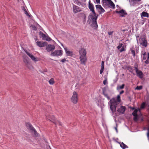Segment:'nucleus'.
I'll use <instances>...</instances> for the list:
<instances>
[{
	"mask_svg": "<svg viewBox=\"0 0 149 149\" xmlns=\"http://www.w3.org/2000/svg\"><path fill=\"white\" fill-rule=\"evenodd\" d=\"M55 46L54 45H49L46 47V50L48 52H52L54 49Z\"/></svg>",
	"mask_w": 149,
	"mask_h": 149,
	"instance_id": "nucleus-13",
	"label": "nucleus"
},
{
	"mask_svg": "<svg viewBox=\"0 0 149 149\" xmlns=\"http://www.w3.org/2000/svg\"><path fill=\"white\" fill-rule=\"evenodd\" d=\"M137 42H138V40H137Z\"/></svg>",
	"mask_w": 149,
	"mask_h": 149,
	"instance_id": "nucleus-63",
	"label": "nucleus"
},
{
	"mask_svg": "<svg viewBox=\"0 0 149 149\" xmlns=\"http://www.w3.org/2000/svg\"><path fill=\"white\" fill-rule=\"evenodd\" d=\"M116 12L117 14H121L120 16L122 17H124L125 15L127 14L126 11L123 9H121L120 11L116 10Z\"/></svg>",
	"mask_w": 149,
	"mask_h": 149,
	"instance_id": "nucleus-14",
	"label": "nucleus"
},
{
	"mask_svg": "<svg viewBox=\"0 0 149 149\" xmlns=\"http://www.w3.org/2000/svg\"><path fill=\"white\" fill-rule=\"evenodd\" d=\"M74 2L78 5H80L81 4V2L79 1L78 0H75Z\"/></svg>",
	"mask_w": 149,
	"mask_h": 149,
	"instance_id": "nucleus-33",
	"label": "nucleus"
},
{
	"mask_svg": "<svg viewBox=\"0 0 149 149\" xmlns=\"http://www.w3.org/2000/svg\"><path fill=\"white\" fill-rule=\"evenodd\" d=\"M117 81V79H115L113 80V82L114 83H115Z\"/></svg>",
	"mask_w": 149,
	"mask_h": 149,
	"instance_id": "nucleus-53",
	"label": "nucleus"
},
{
	"mask_svg": "<svg viewBox=\"0 0 149 149\" xmlns=\"http://www.w3.org/2000/svg\"><path fill=\"white\" fill-rule=\"evenodd\" d=\"M62 52L61 50H56L51 53V55L54 56H58L62 55Z\"/></svg>",
	"mask_w": 149,
	"mask_h": 149,
	"instance_id": "nucleus-9",
	"label": "nucleus"
},
{
	"mask_svg": "<svg viewBox=\"0 0 149 149\" xmlns=\"http://www.w3.org/2000/svg\"><path fill=\"white\" fill-rule=\"evenodd\" d=\"M73 12L74 13H76L78 12L82 11V8L73 4Z\"/></svg>",
	"mask_w": 149,
	"mask_h": 149,
	"instance_id": "nucleus-10",
	"label": "nucleus"
},
{
	"mask_svg": "<svg viewBox=\"0 0 149 149\" xmlns=\"http://www.w3.org/2000/svg\"><path fill=\"white\" fill-rule=\"evenodd\" d=\"M89 0L88 2V8L90 11L92 12L93 15L90 14L89 16V18L91 19L92 21L93 24L95 25V28H97L98 25L97 22V19L98 17V15H97L94 10V7L93 3H91Z\"/></svg>",
	"mask_w": 149,
	"mask_h": 149,
	"instance_id": "nucleus-1",
	"label": "nucleus"
},
{
	"mask_svg": "<svg viewBox=\"0 0 149 149\" xmlns=\"http://www.w3.org/2000/svg\"><path fill=\"white\" fill-rule=\"evenodd\" d=\"M124 92V91L123 90L121 91L120 93V95L123 94Z\"/></svg>",
	"mask_w": 149,
	"mask_h": 149,
	"instance_id": "nucleus-47",
	"label": "nucleus"
},
{
	"mask_svg": "<svg viewBox=\"0 0 149 149\" xmlns=\"http://www.w3.org/2000/svg\"><path fill=\"white\" fill-rule=\"evenodd\" d=\"M66 59L65 58H64L61 60V61L63 63H64Z\"/></svg>",
	"mask_w": 149,
	"mask_h": 149,
	"instance_id": "nucleus-43",
	"label": "nucleus"
},
{
	"mask_svg": "<svg viewBox=\"0 0 149 149\" xmlns=\"http://www.w3.org/2000/svg\"><path fill=\"white\" fill-rule=\"evenodd\" d=\"M79 53L80 56L79 59L81 62V64L85 65L86 62L87 60L86 56V50L83 48H81L79 51Z\"/></svg>",
	"mask_w": 149,
	"mask_h": 149,
	"instance_id": "nucleus-2",
	"label": "nucleus"
},
{
	"mask_svg": "<svg viewBox=\"0 0 149 149\" xmlns=\"http://www.w3.org/2000/svg\"><path fill=\"white\" fill-rule=\"evenodd\" d=\"M47 71V69H45L44 70V72H46Z\"/></svg>",
	"mask_w": 149,
	"mask_h": 149,
	"instance_id": "nucleus-55",
	"label": "nucleus"
},
{
	"mask_svg": "<svg viewBox=\"0 0 149 149\" xmlns=\"http://www.w3.org/2000/svg\"><path fill=\"white\" fill-rule=\"evenodd\" d=\"M122 75H123V76H124V74H122Z\"/></svg>",
	"mask_w": 149,
	"mask_h": 149,
	"instance_id": "nucleus-62",
	"label": "nucleus"
},
{
	"mask_svg": "<svg viewBox=\"0 0 149 149\" xmlns=\"http://www.w3.org/2000/svg\"><path fill=\"white\" fill-rule=\"evenodd\" d=\"M139 43L142 46L146 47L147 46V42L146 39L143 37L140 38L139 40Z\"/></svg>",
	"mask_w": 149,
	"mask_h": 149,
	"instance_id": "nucleus-8",
	"label": "nucleus"
},
{
	"mask_svg": "<svg viewBox=\"0 0 149 149\" xmlns=\"http://www.w3.org/2000/svg\"><path fill=\"white\" fill-rule=\"evenodd\" d=\"M101 11V12L100 13V14H101L102 13H104L105 12V10L103 9V8L102 7L100 9Z\"/></svg>",
	"mask_w": 149,
	"mask_h": 149,
	"instance_id": "nucleus-37",
	"label": "nucleus"
},
{
	"mask_svg": "<svg viewBox=\"0 0 149 149\" xmlns=\"http://www.w3.org/2000/svg\"><path fill=\"white\" fill-rule=\"evenodd\" d=\"M49 82L51 85H53L54 83V79L53 78L51 79L49 81Z\"/></svg>",
	"mask_w": 149,
	"mask_h": 149,
	"instance_id": "nucleus-25",
	"label": "nucleus"
},
{
	"mask_svg": "<svg viewBox=\"0 0 149 149\" xmlns=\"http://www.w3.org/2000/svg\"><path fill=\"white\" fill-rule=\"evenodd\" d=\"M103 94L108 100H109L110 99V97L107 94L105 93L104 91H103Z\"/></svg>",
	"mask_w": 149,
	"mask_h": 149,
	"instance_id": "nucleus-29",
	"label": "nucleus"
},
{
	"mask_svg": "<svg viewBox=\"0 0 149 149\" xmlns=\"http://www.w3.org/2000/svg\"><path fill=\"white\" fill-rule=\"evenodd\" d=\"M114 128H115V130H116V132H117H117H118V129H117V127H114Z\"/></svg>",
	"mask_w": 149,
	"mask_h": 149,
	"instance_id": "nucleus-54",
	"label": "nucleus"
},
{
	"mask_svg": "<svg viewBox=\"0 0 149 149\" xmlns=\"http://www.w3.org/2000/svg\"><path fill=\"white\" fill-rule=\"evenodd\" d=\"M66 53L67 56H72L73 55L72 52L70 51L69 50H68Z\"/></svg>",
	"mask_w": 149,
	"mask_h": 149,
	"instance_id": "nucleus-23",
	"label": "nucleus"
},
{
	"mask_svg": "<svg viewBox=\"0 0 149 149\" xmlns=\"http://www.w3.org/2000/svg\"><path fill=\"white\" fill-rule=\"evenodd\" d=\"M137 113V110L136 109L132 112V114L134 116L138 115Z\"/></svg>",
	"mask_w": 149,
	"mask_h": 149,
	"instance_id": "nucleus-30",
	"label": "nucleus"
},
{
	"mask_svg": "<svg viewBox=\"0 0 149 149\" xmlns=\"http://www.w3.org/2000/svg\"><path fill=\"white\" fill-rule=\"evenodd\" d=\"M143 86H137L135 88L136 90H140L142 89Z\"/></svg>",
	"mask_w": 149,
	"mask_h": 149,
	"instance_id": "nucleus-31",
	"label": "nucleus"
},
{
	"mask_svg": "<svg viewBox=\"0 0 149 149\" xmlns=\"http://www.w3.org/2000/svg\"><path fill=\"white\" fill-rule=\"evenodd\" d=\"M116 6L117 7H119V6L118 5H116Z\"/></svg>",
	"mask_w": 149,
	"mask_h": 149,
	"instance_id": "nucleus-60",
	"label": "nucleus"
},
{
	"mask_svg": "<svg viewBox=\"0 0 149 149\" xmlns=\"http://www.w3.org/2000/svg\"><path fill=\"white\" fill-rule=\"evenodd\" d=\"M134 117L133 118V120L134 121H138V116L137 115L136 116H134Z\"/></svg>",
	"mask_w": 149,
	"mask_h": 149,
	"instance_id": "nucleus-34",
	"label": "nucleus"
},
{
	"mask_svg": "<svg viewBox=\"0 0 149 149\" xmlns=\"http://www.w3.org/2000/svg\"><path fill=\"white\" fill-rule=\"evenodd\" d=\"M136 52L137 53L138 52V50H137L136 49Z\"/></svg>",
	"mask_w": 149,
	"mask_h": 149,
	"instance_id": "nucleus-58",
	"label": "nucleus"
},
{
	"mask_svg": "<svg viewBox=\"0 0 149 149\" xmlns=\"http://www.w3.org/2000/svg\"><path fill=\"white\" fill-rule=\"evenodd\" d=\"M107 82V80H104L103 81V84L104 85H105L106 83Z\"/></svg>",
	"mask_w": 149,
	"mask_h": 149,
	"instance_id": "nucleus-44",
	"label": "nucleus"
},
{
	"mask_svg": "<svg viewBox=\"0 0 149 149\" xmlns=\"http://www.w3.org/2000/svg\"><path fill=\"white\" fill-rule=\"evenodd\" d=\"M115 1H116V0H115Z\"/></svg>",
	"mask_w": 149,
	"mask_h": 149,
	"instance_id": "nucleus-64",
	"label": "nucleus"
},
{
	"mask_svg": "<svg viewBox=\"0 0 149 149\" xmlns=\"http://www.w3.org/2000/svg\"><path fill=\"white\" fill-rule=\"evenodd\" d=\"M146 105V103L145 102H143L141 105V108L142 109L145 108Z\"/></svg>",
	"mask_w": 149,
	"mask_h": 149,
	"instance_id": "nucleus-32",
	"label": "nucleus"
},
{
	"mask_svg": "<svg viewBox=\"0 0 149 149\" xmlns=\"http://www.w3.org/2000/svg\"><path fill=\"white\" fill-rule=\"evenodd\" d=\"M125 51V49L124 48V47L123 46L122 47L121 49L120 50V52H121L123 51Z\"/></svg>",
	"mask_w": 149,
	"mask_h": 149,
	"instance_id": "nucleus-41",
	"label": "nucleus"
},
{
	"mask_svg": "<svg viewBox=\"0 0 149 149\" xmlns=\"http://www.w3.org/2000/svg\"><path fill=\"white\" fill-rule=\"evenodd\" d=\"M26 54L31 58V59L35 62H37L38 61V58L37 57L34 56L31 53H29L27 51H25Z\"/></svg>",
	"mask_w": 149,
	"mask_h": 149,
	"instance_id": "nucleus-11",
	"label": "nucleus"
},
{
	"mask_svg": "<svg viewBox=\"0 0 149 149\" xmlns=\"http://www.w3.org/2000/svg\"><path fill=\"white\" fill-rule=\"evenodd\" d=\"M135 48L133 47L131 48L130 49L131 54H132L133 57H134L135 56Z\"/></svg>",
	"mask_w": 149,
	"mask_h": 149,
	"instance_id": "nucleus-18",
	"label": "nucleus"
},
{
	"mask_svg": "<svg viewBox=\"0 0 149 149\" xmlns=\"http://www.w3.org/2000/svg\"><path fill=\"white\" fill-rule=\"evenodd\" d=\"M136 1H141V0H136Z\"/></svg>",
	"mask_w": 149,
	"mask_h": 149,
	"instance_id": "nucleus-59",
	"label": "nucleus"
},
{
	"mask_svg": "<svg viewBox=\"0 0 149 149\" xmlns=\"http://www.w3.org/2000/svg\"><path fill=\"white\" fill-rule=\"evenodd\" d=\"M127 69L130 72H131V73H132L133 70L131 66H128L127 67Z\"/></svg>",
	"mask_w": 149,
	"mask_h": 149,
	"instance_id": "nucleus-28",
	"label": "nucleus"
},
{
	"mask_svg": "<svg viewBox=\"0 0 149 149\" xmlns=\"http://www.w3.org/2000/svg\"><path fill=\"white\" fill-rule=\"evenodd\" d=\"M23 61L25 63L26 66L29 69H31L33 68L32 66L31 65L29 61L26 58H24Z\"/></svg>",
	"mask_w": 149,
	"mask_h": 149,
	"instance_id": "nucleus-15",
	"label": "nucleus"
},
{
	"mask_svg": "<svg viewBox=\"0 0 149 149\" xmlns=\"http://www.w3.org/2000/svg\"><path fill=\"white\" fill-rule=\"evenodd\" d=\"M125 110V107L124 106H121L120 107L118 108L117 110V111L118 112L121 113L122 114H123Z\"/></svg>",
	"mask_w": 149,
	"mask_h": 149,
	"instance_id": "nucleus-16",
	"label": "nucleus"
},
{
	"mask_svg": "<svg viewBox=\"0 0 149 149\" xmlns=\"http://www.w3.org/2000/svg\"><path fill=\"white\" fill-rule=\"evenodd\" d=\"M144 63L147 64H149V53H148V56L147 59L144 62Z\"/></svg>",
	"mask_w": 149,
	"mask_h": 149,
	"instance_id": "nucleus-26",
	"label": "nucleus"
},
{
	"mask_svg": "<svg viewBox=\"0 0 149 149\" xmlns=\"http://www.w3.org/2000/svg\"><path fill=\"white\" fill-rule=\"evenodd\" d=\"M120 146L123 149H125L127 148H128V147L123 142H122L121 143H120Z\"/></svg>",
	"mask_w": 149,
	"mask_h": 149,
	"instance_id": "nucleus-22",
	"label": "nucleus"
},
{
	"mask_svg": "<svg viewBox=\"0 0 149 149\" xmlns=\"http://www.w3.org/2000/svg\"><path fill=\"white\" fill-rule=\"evenodd\" d=\"M64 50H65V52L66 53L68 50V49L67 47L64 48Z\"/></svg>",
	"mask_w": 149,
	"mask_h": 149,
	"instance_id": "nucleus-48",
	"label": "nucleus"
},
{
	"mask_svg": "<svg viewBox=\"0 0 149 149\" xmlns=\"http://www.w3.org/2000/svg\"><path fill=\"white\" fill-rule=\"evenodd\" d=\"M118 102L115 98H113L110 100L109 101L110 109L113 113L116 112Z\"/></svg>",
	"mask_w": 149,
	"mask_h": 149,
	"instance_id": "nucleus-3",
	"label": "nucleus"
},
{
	"mask_svg": "<svg viewBox=\"0 0 149 149\" xmlns=\"http://www.w3.org/2000/svg\"><path fill=\"white\" fill-rule=\"evenodd\" d=\"M39 34L40 36L42 38L43 37V36H45V34H44L41 31L39 32Z\"/></svg>",
	"mask_w": 149,
	"mask_h": 149,
	"instance_id": "nucleus-35",
	"label": "nucleus"
},
{
	"mask_svg": "<svg viewBox=\"0 0 149 149\" xmlns=\"http://www.w3.org/2000/svg\"><path fill=\"white\" fill-rule=\"evenodd\" d=\"M136 0H129V1L130 2H134L135 1H136Z\"/></svg>",
	"mask_w": 149,
	"mask_h": 149,
	"instance_id": "nucleus-51",
	"label": "nucleus"
},
{
	"mask_svg": "<svg viewBox=\"0 0 149 149\" xmlns=\"http://www.w3.org/2000/svg\"><path fill=\"white\" fill-rule=\"evenodd\" d=\"M135 109V108H132V109Z\"/></svg>",
	"mask_w": 149,
	"mask_h": 149,
	"instance_id": "nucleus-61",
	"label": "nucleus"
},
{
	"mask_svg": "<svg viewBox=\"0 0 149 149\" xmlns=\"http://www.w3.org/2000/svg\"><path fill=\"white\" fill-rule=\"evenodd\" d=\"M26 126L28 129L30 130L32 132H33L35 136H37V131L30 123H26Z\"/></svg>",
	"mask_w": 149,
	"mask_h": 149,
	"instance_id": "nucleus-5",
	"label": "nucleus"
},
{
	"mask_svg": "<svg viewBox=\"0 0 149 149\" xmlns=\"http://www.w3.org/2000/svg\"><path fill=\"white\" fill-rule=\"evenodd\" d=\"M101 2L104 6H108L110 8H112L113 9L115 8L114 4L111 0H102Z\"/></svg>",
	"mask_w": 149,
	"mask_h": 149,
	"instance_id": "nucleus-4",
	"label": "nucleus"
},
{
	"mask_svg": "<svg viewBox=\"0 0 149 149\" xmlns=\"http://www.w3.org/2000/svg\"><path fill=\"white\" fill-rule=\"evenodd\" d=\"M120 95H118L117 96V101L118 102H119L120 101Z\"/></svg>",
	"mask_w": 149,
	"mask_h": 149,
	"instance_id": "nucleus-38",
	"label": "nucleus"
},
{
	"mask_svg": "<svg viewBox=\"0 0 149 149\" xmlns=\"http://www.w3.org/2000/svg\"><path fill=\"white\" fill-rule=\"evenodd\" d=\"M72 101L74 104H76L78 101L77 94L75 91H74L71 98Z\"/></svg>",
	"mask_w": 149,
	"mask_h": 149,
	"instance_id": "nucleus-7",
	"label": "nucleus"
},
{
	"mask_svg": "<svg viewBox=\"0 0 149 149\" xmlns=\"http://www.w3.org/2000/svg\"><path fill=\"white\" fill-rule=\"evenodd\" d=\"M23 10H24V13L28 16L30 17V15L28 13L27 11L24 8H23Z\"/></svg>",
	"mask_w": 149,
	"mask_h": 149,
	"instance_id": "nucleus-27",
	"label": "nucleus"
},
{
	"mask_svg": "<svg viewBox=\"0 0 149 149\" xmlns=\"http://www.w3.org/2000/svg\"><path fill=\"white\" fill-rule=\"evenodd\" d=\"M141 17H149V14L143 11L141 14Z\"/></svg>",
	"mask_w": 149,
	"mask_h": 149,
	"instance_id": "nucleus-20",
	"label": "nucleus"
},
{
	"mask_svg": "<svg viewBox=\"0 0 149 149\" xmlns=\"http://www.w3.org/2000/svg\"><path fill=\"white\" fill-rule=\"evenodd\" d=\"M36 45L39 47H41L46 46L47 45V42L39 41L36 42Z\"/></svg>",
	"mask_w": 149,
	"mask_h": 149,
	"instance_id": "nucleus-12",
	"label": "nucleus"
},
{
	"mask_svg": "<svg viewBox=\"0 0 149 149\" xmlns=\"http://www.w3.org/2000/svg\"><path fill=\"white\" fill-rule=\"evenodd\" d=\"M141 121H143V118H142L141 119Z\"/></svg>",
	"mask_w": 149,
	"mask_h": 149,
	"instance_id": "nucleus-57",
	"label": "nucleus"
},
{
	"mask_svg": "<svg viewBox=\"0 0 149 149\" xmlns=\"http://www.w3.org/2000/svg\"><path fill=\"white\" fill-rule=\"evenodd\" d=\"M96 3H100V0H96Z\"/></svg>",
	"mask_w": 149,
	"mask_h": 149,
	"instance_id": "nucleus-49",
	"label": "nucleus"
},
{
	"mask_svg": "<svg viewBox=\"0 0 149 149\" xmlns=\"http://www.w3.org/2000/svg\"><path fill=\"white\" fill-rule=\"evenodd\" d=\"M134 68L135 69L136 72H137L138 71H139V69H138V67H134Z\"/></svg>",
	"mask_w": 149,
	"mask_h": 149,
	"instance_id": "nucleus-42",
	"label": "nucleus"
},
{
	"mask_svg": "<svg viewBox=\"0 0 149 149\" xmlns=\"http://www.w3.org/2000/svg\"><path fill=\"white\" fill-rule=\"evenodd\" d=\"M136 73L137 76L139 77V78L140 79L143 78V74L142 71L141 70H139Z\"/></svg>",
	"mask_w": 149,
	"mask_h": 149,
	"instance_id": "nucleus-17",
	"label": "nucleus"
},
{
	"mask_svg": "<svg viewBox=\"0 0 149 149\" xmlns=\"http://www.w3.org/2000/svg\"><path fill=\"white\" fill-rule=\"evenodd\" d=\"M125 86V84H123L121 86H118L117 87V90H119L120 89H123L124 88Z\"/></svg>",
	"mask_w": 149,
	"mask_h": 149,
	"instance_id": "nucleus-24",
	"label": "nucleus"
},
{
	"mask_svg": "<svg viewBox=\"0 0 149 149\" xmlns=\"http://www.w3.org/2000/svg\"><path fill=\"white\" fill-rule=\"evenodd\" d=\"M147 56H143V59L144 60H145L146 59V58H147Z\"/></svg>",
	"mask_w": 149,
	"mask_h": 149,
	"instance_id": "nucleus-50",
	"label": "nucleus"
},
{
	"mask_svg": "<svg viewBox=\"0 0 149 149\" xmlns=\"http://www.w3.org/2000/svg\"><path fill=\"white\" fill-rule=\"evenodd\" d=\"M49 118V120L52 122L56 125H59L61 126L62 125V124L61 122H60L58 120L56 121L55 120V119L54 116L53 115L52 116H50Z\"/></svg>",
	"mask_w": 149,
	"mask_h": 149,
	"instance_id": "nucleus-6",
	"label": "nucleus"
},
{
	"mask_svg": "<svg viewBox=\"0 0 149 149\" xmlns=\"http://www.w3.org/2000/svg\"><path fill=\"white\" fill-rule=\"evenodd\" d=\"M143 56H146V52H144L143 54Z\"/></svg>",
	"mask_w": 149,
	"mask_h": 149,
	"instance_id": "nucleus-52",
	"label": "nucleus"
},
{
	"mask_svg": "<svg viewBox=\"0 0 149 149\" xmlns=\"http://www.w3.org/2000/svg\"><path fill=\"white\" fill-rule=\"evenodd\" d=\"M123 44L122 43H120L118 46L117 47L118 49H120L122 46Z\"/></svg>",
	"mask_w": 149,
	"mask_h": 149,
	"instance_id": "nucleus-40",
	"label": "nucleus"
},
{
	"mask_svg": "<svg viewBox=\"0 0 149 149\" xmlns=\"http://www.w3.org/2000/svg\"><path fill=\"white\" fill-rule=\"evenodd\" d=\"M104 61H102L101 63V69L100 71V73L101 74L104 71Z\"/></svg>",
	"mask_w": 149,
	"mask_h": 149,
	"instance_id": "nucleus-19",
	"label": "nucleus"
},
{
	"mask_svg": "<svg viewBox=\"0 0 149 149\" xmlns=\"http://www.w3.org/2000/svg\"><path fill=\"white\" fill-rule=\"evenodd\" d=\"M147 130L148 131L147 133V136L148 137H149V124H148V127L147 128Z\"/></svg>",
	"mask_w": 149,
	"mask_h": 149,
	"instance_id": "nucleus-39",
	"label": "nucleus"
},
{
	"mask_svg": "<svg viewBox=\"0 0 149 149\" xmlns=\"http://www.w3.org/2000/svg\"><path fill=\"white\" fill-rule=\"evenodd\" d=\"M113 31H112L109 32H108V34L109 35H111L113 33Z\"/></svg>",
	"mask_w": 149,
	"mask_h": 149,
	"instance_id": "nucleus-45",
	"label": "nucleus"
},
{
	"mask_svg": "<svg viewBox=\"0 0 149 149\" xmlns=\"http://www.w3.org/2000/svg\"><path fill=\"white\" fill-rule=\"evenodd\" d=\"M96 8L97 9H100V8L102 7L100 5H96L95 6Z\"/></svg>",
	"mask_w": 149,
	"mask_h": 149,
	"instance_id": "nucleus-36",
	"label": "nucleus"
},
{
	"mask_svg": "<svg viewBox=\"0 0 149 149\" xmlns=\"http://www.w3.org/2000/svg\"><path fill=\"white\" fill-rule=\"evenodd\" d=\"M42 39L48 41H50L52 40L48 36H46L45 34V36L43 37Z\"/></svg>",
	"mask_w": 149,
	"mask_h": 149,
	"instance_id": "nucleus-21",
	"label": "nucleus"
},
{
	"mask_svg": "<svg viewBox=\"0 0 149 149\" xmlns=\"http://www.w3.org/2000/svg\"><path fill=\"white\" fill-rule=\"evenodd\" d=\"M147 128L144 127L143 128V130H145L146 129H147Z\"/></svg>",
	"mask_w": 149,
	"mask_h": 149,
	"instance_id": "nucleus-56",
	"label": "nucleus"
},
{
	"mask_svg": "<svg viewBox=\"0 0 149 149\" xmlns=\"http://www.w3.org/2000/svg\"><path fill=\"white\" fill-rule=\"evenodd\" d=\"M134 67H138V65L137 63H135L134 64Z\"/></svg>",
	"mask_w": 149,
	"mask_h": 149,
	"instance_id": "nucleus-46",
	"label": "nucleus"
}]
</instances>
